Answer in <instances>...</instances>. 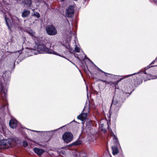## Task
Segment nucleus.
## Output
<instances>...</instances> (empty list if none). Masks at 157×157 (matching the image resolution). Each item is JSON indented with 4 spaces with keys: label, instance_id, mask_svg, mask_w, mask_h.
Masks as SVG:
<instances>
[{
    "label": "nucleus",
    "instance_id": "nucleus-1",
    "mask_svg": "<svg viewBox=\"0 0 157 157\" xmlns=\"http://www.w3.org/2000/svg\"><path fill=\"white\" fill-rule=\"evenodd\" d=\"M10 73L9 71L5 72L2 76H0V91L2 98L6 100L7 94V87L10 80Z\"/></svg>",
    "mask_w": 157,
    "mask_h": 157
},
{
    "label": "nucleus",
    "instance_id": "nucleus-2",
    "mask_svg": "<svg viewBox=\"0 0 157 157\" xmlns=\"http://www.w3.org/2000/svg\"><path fill=\"white\" fill-rule=\"evenodd\" d=\"M36 40H35V42L37 46V52H36V51L35 52H33L35 54H36L38 53H46L52 54L61 56L60 55L58 54L57 52H54L52 49H49L46 48L44 44L42 43L43 42L41 40V38H36Z\"/></svg>",
    "mask_w": 157,
    "mask_h": 157
},
{
    "label": "nucleus",
    "instance_id": "nucleus-3",
    "mask_svg": "<svg viewBox=\"0 0 157 157\" xmlns=\"http://www.w3.org/2000/svg\"><path fill=\"white\" fill-rule=\"evenodd\" d=\"M121 105V103L118 101L114 97L112 104L110 107V111L109 113L110 116L113 118L117 117L118 113L119 110Z\"/></svg>",
    "mask_w": 157,
    "mask_h": 157
},
{
    "label": "nucleus",
    "instance_id": "nucleus-4",
    "mask_svg": "<svg viewBox=\"0 0 157 157\" xmlns=\"http://www.w3.org/2000/svg\"><path fill=\"white\" fill-rule=\"evenodd\" d=\"M14 141L12 139L9 138L7 140H0V149H4L12 146Z\"/></svg>",
    "mask_w": 157,
    "mask_h": 157
},
{
    "label": "nucleus",
    "instance_id": "nucleus-5",
    "mask_svg": "<svg viewBox=\"0 0 157 157\" xmlns=\"http://www.w3.org/2000/svg\"><path fill=\"white\" fill-rule=\"evenodd\" d=\"M73 135L71 133L69 132H65L62 136V139L66 143H68L72 141Z\"/></svg>",
    "mask_w": 157,
    "mask_h": 157
},
{
    "label": "nucleus",
    "instance_id": "nucleus-6",
    "mask_svg": "<svg viewBox=\"0 0 157 157\" xmlns=\"http://www.w3.org/2000/svg\"><path fill=\"white\" fill-rule=\"evenodd\" d=\"M46 30L48 34L50 35H55L57 33V31L55 27L52 25L47 26Z\"/></svg>",
    "mask_w": 157,
    "mask_h": 157
},
{
    "label": "nucleus",
    "instance_id": "nucleus-7",
    "mask_svg": "<svg viewBox=\"0 0 157 157\" xmlns=\"http://www.w3.org/2000/svg\"><path fill=\"white\" fill-rule=\"evenodd\" d=\"M75 7L74 6H70L66 10L65 15L69 18H71L74 14Z\"/></svg>",
    "mask_w": 157,
    "mask_h": 157
},
{
    "label": "nucleus",
    "instance_id": "nucleus-8",
    "mask_svg": "<svg viewBox=\"0 0 157 157\" xmlns=\"http://www.w3.org/2000/svg\"><path fill=\"white\" fill-rule=\"evenodd\" d=\"M136 73H135L132 74H130L129 75H127L124 76V77L120 79L119 80H117V81H116L114 82H110V84H109L110 85V86H112V87L116 86V85L122 79H123L124 78H127L129 76H132V75H135Z\"/></svg>",
    "mask_w": 157,
    "mask_h": 157
},
{
    "label": "nucleus",
    "instance_id": "nucleus-9",
    "mask_svg": "<svg viewBox=\"0 0 157 157\" xmlns=\"http://www.w3.org/2000/svg\"><path fill=\"white\" fill-rule=\"evenodd\" d=\"M18 124L17 121L15 119H12L9 122L10 126L12 128H16Z\"/></svg>",
    "mask_w": 157,
    "mask_h": 157
},
{
    "label": "nucleus",
    "instance_id": "nucleus-10",
    "mask_svg": "<svg viewBox=\"0 0 157 157\" xmlns=\"http://www.w3.org/2000/svg\"><path fill=\"white\" fill-rule=\"evenodd\" d=\"M5 19L8 29L11 30L12 26L10 19L6 16H5Z\"/></svg>",
    "mask_w": 157,
    "mask_h": 157
},
{
    "label": "nucleus",
    "instance_id": "nucleus-11",
    "mask_svg": "<svg viewBox=\"0 0 157 157\" xmlns=\"http://www.w3.org/2000/svg\"><path fill=\"white\" fill-rule=\"evenodd\" d=\"M33 150L35 153L39 155H41L44 152L43 150L37 147L34 148Z\"/></svg>",
    "mask_w": 157,
    "mask_h": 157
},
{
    "label": "nucleus",
    "instance_id": "nucleus-12",
    "mask_svg": "<svg viewBox=\"0 0 157 157\" xmlns=\"http://www.w3.org/2000/svg\"><path fill=\"white\" fill-rule=\"evenodd\" d=\"M87 113H82L77 117L78 119L83 121L86 118Z\"/></svg>",
    "mask_w": 157,
    "mask_h": 157
},
{
    "label": "nucleus",
    "instance_id": "nucleus-13",
    "mask_svg": "<svg viewBox=\"0 0 157 157\" xmlns=\"http://www.w3.org/2000/svg\"><path fill=\"white\" fill-rule=\"evenodd\" d=\"M28 33L30 36H32L33 39L35 41V40H36V38H39L35 37L34 36L35 33L31 29L29 30L28 31Z\"/></svg>",
    "mask_w": 157,
    "mask_h": 157
},
{
    "label": "nucleus",
    "instance_id": "nucleus-14",
    "mask_svg": "<svg viewBox=\"0 0 157 157\" xmlns=\"http://www.w3.org/2000/svg\"><path fill=\"white\" fill-rule=\"evenodd\" d=\"M99 71L100 72H101L104 73L105 74V75L106 76H108V75H111L112 77L116 79H118V77L120 76H117V75H111V74H109V73H107L102 71L101 69H99Z\"/></svg>",
    "mask_w": 157,
    "mask_h": 157
},
{
    "label": "nucleus",
    "instance_id": "nucleus-15",
    "mask_svg": "<svg viewBox=\"0 0 157 157\" xmlns=\"http://www.w3.org/2000/svg\"><path fill=\"white\" fill-rule=\"evenodd\" d=\"M99 71L100 72H101L104 73L105 74V75L106 76H108V75H111L112 77L116 79H118V77L120 76H117V75H111V74H109V73H107L102 71L101 69H99Z\"/></svg>",
    "mask_w": 157,
    "mask_h": 157
},
{
    "label": "nucleus",
    "instance_id": "nucleus-16",
    "mask_svg": "<svg viewBox=\"0 0 157 157\" xmlns=\"http://www.w3.org/2000/svg\"><path fill=\"white\" fill-rule=\"evenodd\" d=\"M19 22V20L17 17H14L12 18V22L14 25H18Z\"/></svg>",
    "mask_w": 157,
    "mask_h": 157
},
{
    "label": "nucleus",
    "instance_id": "nucleus-17",
    "mask_svg": "<svg viewBox=\"0 0 157 157\" xmlns=\"http://www.w3.org/2000/svg\"><path fill=\"white\" fill-rule=\"evenodd\" d=\"M30 12L28 10H24L22 14V17H27L30 14Z\"/></svg>",
    "mask_w": 157,
    "mask_h": 157
},
{
    "label": "nucleus",
    "instance_id": "nucleus-18",
    "mask_svg": "<svg viewBox=\"0 0 157 157\" xmlns=\"http://www.w3.org/2000/svg\"><path fill=\"white\" fill-rule=\"evenodd\" d=\"M112 150L113 154V155H115L117 154L118 152V149L116 147H112Z\"/></svg>",
    "mask_w": 157,
    "mask_h": 157
},
{
    "label": "nucleus",
    "instance_id": "nucleus-19",
    "mask_svg": "<svg viewBox=\"0 0 157 157\" xmlns=\"http://www.w3.org/2000/svg\"><path fill=\"white\" fill-rule=\"evenodd\" d=\"M13 139L14 141V142H13V144H12V145L14 144L15 143L20 144L22 142V140L18 138H15L14 140Z\"/></svg>",
    "mask_w": 157,
    "mask_h": 157
},
{
    "label": "nucleus",
    "instance_id": "nucleus-20",
    "mask_svg": "<svg viewBox=\"0 0 157 157\" xmlns=\"http://www.w3.org/2000/svg\"><path fill=\"white\" fill-rule=\"evenodd\" d=\"M82 141L80 140H78L76 141L75 142H74L71 144L70 145H77L80 144H81Z\"/></svg>",
    "mask_w": 157,
    "mask_h": 157
},
{
    "label": "nucleus",
    "instance_id": "nucleus-21",
    "mask_svg": "<svg viewBox=\"0 0 157 157\" xmlns=\"http://www.w3.org/2000/svg\"><path fill=\"white\" fill-rule=\"evenodd\" d=\"M25 4L27 5V6H29L32 3L31 0H25L24 1Z\"/></svg>",
    "mask_w": 157,
    "mask_h": 157
},
{
    "label": "nucleus",
    "instance_id": "nucleus-22",
    "mask_svg": "<svg viewBox=\"0 0 157 157\" xmlns=\"http://www.w3.org/2000/svg\"><path fill=\"white\" fill-rule=\"evenodd\" d=\"M111 131V136L113 137V139L114 140H115V142L116 143L117 142V137L115 135L114 133L112 132V130H110Z\"/></svg>",
    "mask_w": 157,
    "mask_h": 157
},
{
    "label": "nucleus",
    "instance_id": "nucleus-23",
    "mask_svg": "<svg viewBox=\"0 0 157 157\" xmlns=\"http://www.w3.org/2000/svg\"><path fill=\"white\" fill-rule=\"evenodd\" d=\"M33 16H35L37 18H39L40 17V14L37 12H34L33 14Z\"/></svg>",
    "mask_w": 157,
    "mask_h": 157
},
{
    "label": "nucleus",
    "instance_id": "nucleus-24",
    "mask_svg": "<svg viewBox=\"0 0 157 157\" xmlns=\"http://www.w3.org/2000/svg\"><path fill=\"white\" fill-rule=\"evenodd\" d=\"M69 36L70 37H71L73 36H74L75 37L76 36L75 34L74 33L71 32V29H70L69 30Z\"/></svg>",
    "mask_w": 157,
    "mask_h": 157
},
{
    "label": "nucleus",
    "instance_id": "nucleus-25",
    "mask_svg": "<svg viewBox=\"0 0 157 157\" xmlns=\"http://www.w3.org/2000/svg\"><path fill=\"white\" fill-rule=\"evenodd\" d=\"M81 50V48L77 46H75V50L76 52H80V50Z\"/></svg>",
    "mask_w": 157,
    "mask_h": 157
},
{
    "label": "nucleus",
    "instance_id": "nucleus-26",
    "mask_svg": "<svg viewBox=\"0 0 157 157\" xmlns=\"http://www.w3.org/2000/svg\"><path fill=\"white\" fill-rule=\"evenodd\" d=\"M100 81H102L103 82H104L106 84H110V82L109 81H107L106 80H102L101 79H100Z\"/></svg>",
    "mask_w": 157,
    "mask_h": 157
},
{
    "label": "nucleus",
    "instance_id": "nucleus-27",
    "mask_svg": "<svg viewBox=\"0 0 157 157\" xmlns=\"http://www.w3.org/2000/svg\"><path fill=\"white\" fill-rule=\"evenodd\" d=\"M23 145L25 147H26L28 145V144L26 141H23Z\"/></svg>",
    "mask_w": 157,
    "mask_h": 157
},
{
    "label": "nucleus",
    "instance_id": "nucleus-28",
    "mask_svg": "<svg viewBox=\"0 0 157 157\" xmlns=\"http://www.w3.org/2000/svg\"><path fill=\"white\" fill-rule=\"evenodd\" d=\"M67 48L68 49L70 52L72 50V48H71L69 46H68Z\"/></svg>",
    "mask_w": 157,
    "mask_h": 157
},
{
    "label": "nucleus",
    "instance_id": "nucleus-29",
    "mask_svg": "<svg viewBox=\"0 0 157 157\" xmlns=\"http://www.w3.org/2000/svg\"><path fill=\"white\" fill-rule=\"evenodd\" d=\"M4 106H0V109L2 110H3L4 109Z\"/></svg>",
    "mask_w": 157,
    "mask_h": 157
},
{
    "label": "nucleus",
    "instance_id": "nucleus-30",
    "mask_svg": "<svg viewBox=\"0 0 157 157\" xmlns=\"http://www.w3.org/2000/svg\"><path fill=\"white\" fill-rule=\"evenodd\" d=\"M155 60L152 61V62L150 64H153L154 63H155Z\"/></svg>",
    "mask_w": 157,
    "mask_h": 157
},
{
    "label": "nucleus",
    "instance_id": "nucleus-31",
    "mask_svg": "<svg viewBox=\"0 0 157 157\" xmlns=\"http://www.w3.org/2000/svg\"><path fill=\"white\" fill-rule=\"evenodd\" d=\"M143 73L145 74H146V72L145 71H144Z\"/></svg>",
    "mask_w": 157,
    "mask_h": 157
},
{
    "label": "nucleus",
    "instance_id": "nucleus-32",
    "mask_svg": "<svg viewBox=\"0 0 157 157\" xmlns=\"http://www.w3.org/2000/svg\"><path fill=\"white\" fill-rule=\"evenodd\" d=\"M155 2V3H156V2H157V0H153Z\"/></svg>",
    "mask_w": 157,
    "mask_h": 157
},
{
    "label": "nucleus",
    "instance_id": "nucleus-33",
    "mask_svg": "<svg viewBox=\"0 0 157 157\" xmlns=\"http://www.w3.org/2000/svg\"><path fill=\"white\" fill-rule=\"evenodd\" d=\"M152 67V66H147V68L146 69H148V68H150V67Z\"/></svg>",
    "mask_w": 157,
    "mask_h": 157
},
{
    "label": "nucleus",
    "instance_id": "nucleus-34",
    "mask_svg": "<svg viewBox=\"0 0 157 157\" xmlns=\"http://www.w3.org/2000/svg\"><path fill=\"white\" fill-rule=\"evenodd\" d=\"M68 60H69V61H70L71 63H72L73 64H74L72 62H71V61L70 60H69L68 59H67Z\"/></svg>",
    "mask_w": 157,
    "mask_h": 157
},
{
    "label": "nucleus",
    "instance_id": "nucleus-35",
    "mask_svg": "<svg viewBox=\"0 0 157 157\" xmlns=\"http://www.w3.org/2000/svg\"><path fill=\"white\" fill-rule=\"evenodd\" d=\"M97 68L98 71L99 70V69H100L98 67H97Z\"/></svg>",
    "mask_w": 157,
    "mask_h": 157
},
{
    "label": "nucleus",
    "instance_id": "nucleus-36",
    "mask_svg": "<svg viewBox=\"0 0 157 157\" xmlns=\"http://www.w3.org/2000/svg\"><path fill=\"white\" fill-rule=\"evenodd\" d=\"M97 68L98 71L99 70V69H100L98 67H97Z\"/></svg>",
    "mask_w": 157,
    "mask_h": 157
},
{
    "label": "nucleus",
    "instance_id": "nucleus-37",
    "mask_svg": "<svg viewBox=\"0 0 157 157\" xmlns=\"http://www.w3.org/2000/svg\"><path fill=\"white\" fill-rule=\"evenodd\" d=\"M156 78H157V76L156 77V78H151V79H155Z\"/></svg>",
    "mask_w": 157,
    "mask_h": 157
},
{
    "label": "nucleus",
    "instance_id": "nucleus-38",
    "mask_svg": "<svg viewBox=\"0 0 157 157\" xmlns=\"http://www.w3.org/2000/svg\"><path fill=\"white\" fill-rule=\"evenodd\" d=\"M86 89H87V91L88 90V87H87V86H86Z\"/></svg>",
    "mask_w": 157,
    "mask_h": 157
},
{
    "label": "nucleus",
    "instance_id": "nucleus-39",
    "mask_svg": "<svg viewBox=\"0 0 157 157\" xmlns=\"http://www.w3.org/2000/svg\"><path fill=\"white\" fill-rule=\"evenodd\" d=\"M35 131L36 132H39V131Z\"/></svg>",
    "mask_w": 157,
    "mask_h": 157
},
{
    "label": "nucleus",
    "instance_id": "nucleus-40",
    "mask_svg": "<svg viewBox=\"0 0 157 157\" xmlns=\"http://www.w3.org/2000/svg\"><path fill=\"white\" fill-rule=\"evenodd\" d=\"M151 79V78H149V79H148V80H150Z\"/></svg>",
    "mask_w": 157,
    "mask_h": 157
},
{
    "label": "nucleus",
    "instance_id": "nucleus-41",
    "mask_svg": "<svg viewBox=\"0 0 157 157\" xmlns=\"http://www.w3.org/2000/svg\"><path fill=\"white\" fill-rule=\"evenodd\" d=\"M87 96H88V94H87Z\"/></svg>",
    "mask_w": 157,
    "mask_h": 157
},
{
    "label": "nucleus",
    "instance_id": "nucleus-42",
    "mask_svg": "<svg viewBox=\"0 0 157 157\" xmlns=\"http://www.w3.org/2000/svg\"><path fill=\"white\" fill-rule=\"evenodd\" d=\"M64 0H61V1H63Z\"/></svg>",
    "mask_w": 157,
    "mask_h": 157
}]
</instances>
